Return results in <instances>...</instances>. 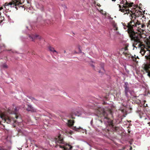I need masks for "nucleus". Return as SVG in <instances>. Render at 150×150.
<instances>
[{
	"label": "nucleus",
	"instance_id": "obj_1",
	"mask_svg": "<svg viewBox=\"0 0 150 150\" xmlns=\"http://www.w3.org/2000/svg\"><path fill=\"white\" fill-rule=\"evenodd\" d=\"M133 3L127 2L126 0H122V2L119 5V10L125 13H128L131 19V23L134 24L140 25L137 23L138 18L141 17L142 12L139 10H136L133 7Z\"/></svg>",
	"mask_w": 150,
	"mask_h": 150
},
{
	"label": "nucleus",
	"instance_id": "obj_2",
	"mask_svg": "<svg viewBox=\"0 0 150 150\" xmlns=\"http://www.w3.org/2000/svg\"><path fill=\"white\" fill-rule=\"evenodd\" d=\"M131 21L126 25L123 23V28L125 30H127L126 31H128V33L131 39L134 40V42L133 45L134 47L137 49V47L139 48H142L144 47V45L142 42V38L140 35L136 34L133 30V28L134 26H137V25L131 23Z\"/></svg>",
	"mask_w": 150,
	"mask_h": 150
},
{
	"label": "nucleus",
	"instance_id": "obj_3",
	"mask_svg": "<svg viewBox=\"0 0 150 150\" xmlns=\"http://www.w3.org/2000/svg\"><path fill=\"white\" fill-rule=\"evenodd\" d=\"M55 143L57 145L58 144H64L63 145H59V146L61 148H64V149H71L72 146L66 143L64 144L63 140L62 137L60 135H59L57 138L55 139Z\"/></svg>",
	"mask_w": 150,
	"mask_h": 150
},
{
	"label": "nucleus",
	"instance_id": "obj_4",
	"mask_svg": "<svg viewBox=\"0 0 150 150\" xmlns=\"http://www.w3.org/2000/svg\"><path fill=\"white\" fill-rule=\"evenodd\" d=\"M22 4L20 0H12L11 2L9 3H6L4 5V6L6 9H7L8 7L10 6L11 7H15L17 10V6L22 7V6H20Z\"/></svg>",
	"mask_w": 150,
	"mask_h": 150
},
{
	"label": "nucleus",
	"instance_id": "obj_5",
	"mask_svg": "<svg viewBox=\"0 0 150 150\" xmlns=\"http://www.w3.org/2000/svg\"><path fill=\"white\" fill-rule=\"evenodd\" d=\"M98 110L99 112L98 113L103 115V121L105 123H108L109 124H111V120L106 116V113L104 111V109L100 108L98 109Z\"/></svg>",
	"mask_w": 150,
	"mask_h": 150
},
{
	"label": "nucleus",
	"instance_id": "obj_6",
	"mask_svg": "<svg viewBox=\"0 0 150 150\" xmlns=\"http://www.w3.org/2000/svg\"><path fill=\"white\" fill-rule=\"evenodd\" d=\"M125 88V92L126 96L127 97V93L129 92L130 94H131V92L130 91L129 88V83L127 82H125L124 86Z\"/></svg>",
	"mask_w": 150,
	"mask_h": 150
},
{
	"label": "nucleus",
	"instance_id": "obj_7",
	"mask_svg": "<svg viewBox=\"0 0 150 150\" xmlns=\"http://www.w3.org/2000/svg\"><path fill=\"white\" fill-rule=\"evenodd\" d=\"M29 37L31 40L32 41H34V40L36 38H38L40 39H41L40 36L36 34L34 35L33 34H32L31 35H29Z\"/></svg>",
	"mask_w": 150,
	"mask_h": 150
},
{
	"label": "nucleus",
	"instance_id": "obj_8",
	"mask_svg": "<svg viewBox=\"0 0 150 150\" xmlns=\"http://www.w3.org/2000/svg\"><path fill=\"white\" fill-rule=\"evenodd\" d=\"M27 110L28 111H31L33 112L36 111V110H34L33 109V108L30 105H28Z\"/></svg>",
	"mask_w": 150,
	"mask_h": 150
},
{
	"label": "nucleus",
	"instance_id": "obj_9",
	"mask_svg": "<svg viewBox=\"0 0 150 150\" xmlns=\"http://www.w3.org/2000/svg\"><path fill=\"white\" fill-rule=\"evenodd\" d=\"M123 106L124 107V108L123 109L121 110V112L124 113L125 112H127V108L126 107V104H123Z\"/></svg>",
	"mask_w": 150,
	"mask_h": 150
},
{
	"label": "nucleus",
	"instance_id": "obj_10",
	"mask_svg": "<svg viewBox=\"0 0 150 150\" xmlns=\"http://www.w3.org/2000/svg\"><path fill=\"white\" fill-rule=\"evenodd\" d=\"M49 49L50 51L52 52L53 53L56 52L57 54L58 53V52L54 50L53 47H49Z\"/></svg>",
	"mask_w": 150,
	"mask_h": 150
},
{
	"label": "nucleus",
	"instance_id": "obj_11",
	"mask_svg": "<svg viewBox=\"0 0 150 150\" xmlns=\"http://www.w3.org/2000/svg\"><path fill=\"white\" fill-rule=\"evenodd\" d=\"M137 23H138V24H139L140 25H137V26H134V27H137L138 28L140 27L141 26V27L142 28H144V27H145V25L144 24H140L138 21H137Z\"/></svg>",
	"mask_w": 150,
	"mask_h": 150
},
{
	"label": "nucleus",
	"instance_id": "obj_12",
	"mask_svg": "<svg viewBox=\"0 0 150 150\" xmlns=\"http://www.w3.org/2000/svg\"><path fill=\"white\" fill-rule=\"evenodd\" d=\"M0 66L3 68H7V66L5 63H1Z\"/></svg>",
	"mask_w": 150,
	"mask_h": 150
},
{
	"label": "nucleus",
	"instance_id": "obj_13",
	"mask_svg": "<svg viewBox=\"0 0 150 150\" xmlns=\"http://www.w3.org/2000/svg\"><path fill=\"white\" fill-rule=\"evenodd\" d=\"M29 98L34 103H37L38 101L36 100L35 98H34L33 97H30Z\"/></svg>",
	"mask_w": 150,
	"mask_h": 150
},
{
	"label": "nucleus",
	"instance_id": "obj_14",
	"mask_svg": "<svg viewBox=\"0 0 150 150\" xmlns=\"http://www.w3.org/2000/svg\"><path fill=\"white\" fill-rule=\"evenodd\" d=\"M113 30H117L118 27H117V25L115 23H114L113 25Z\"/></svg>",
	"mask_w": 150,
	"mask_h": 150
},
{
	"label": "nucleus",
	"instance_id": "obj_15",
	"mask_svg": "<svg viewBox=\"0 0 150 150\" xmlns=\"http://www.w3.org/2000/svg\"><path fill=\"white\" fill-rule=\"evenodd\" d=\"M68 123H69V126H72L74 125V121L69 120L68 121Z\"/></svg>",
	"mask_w": 150,
	"mask_h": 150
},
{
	"label": "nucleus",
	"instance_id": "obj_16",
	"mask_svg": "<svg viewBox=\"0 0 150 150\" xmlns=\"http://www.w3.org/2000/svg\"><path fill=\"white\" fill-rule=\"evenodd\" d=\"M145 53V51L144 49H142L140 51V53L142 55H144Z\"/></svg>",
	"mask_w": 150,
	"mask_h": 150
},
{
	"label": "nucleus",
	"instance_id": "obj_17",
	"mask_svg": "<svg viewBox=\"0 0 150 150\" xmlns=\"http://www.w3.org/2000/svg\"><path fill=\"white\" fill-rule=\"evenodd\" d=\"M139 97V96L137 97L136 96H134L133 98L134 99L136 98V99L137 100H139V102H138V103H141V101L140 100H139V99L138 98Z\"/></svg>",
	"mask_w": 150,
	"mask_h": 150
},
{
	"label": "nucleus",
	"instance_id": "obj_18",
	"mask_svg": "<svg viewBox=\"0 0 150 150\" xmlns=\"http://www.w3.org/2000/svg\"><path fill=\"white\" fill-rule=\"evenodd\" d=\"M132 58L133 60L134 61L138 62V61H137L136 60L137 58H138V56H137L136 57H134L133 56H132Z\"/></svg>",
	"mask_w": 150,
	"mask_h": 150
},
{
	"label": "nucleus",
	"instance_id": "obj_19",
	"mask_svg": "<svg viewBox=\"0 0 150 150\" xmlns=\"http://www.w3.org/2000/svg\"><path fill=\"white\" fill-rule=\"evenodd\" d=\"M1 42V40L0 39V48H1V47H5L4 44L3 43Z\"/></svg>",
	"mask_w": 150,
	"mask_h": 150
},
{
	"label": "nucleus",
	"instance_id": "obj_20",
	"mask_svg": "<svg viewBox=\"0 0 150 150\" xmlns=\"http://www.w3.org/2000/svg\"><path fill=\"white\" fill-rule=\"evenodd\" d=\"M81 129V127H79V128H77L76 127H73V129L76 131H78V130L79 129Z\"/></svg>",
	"mask_w": 150,
	"mask_h": 150
},
{
	"label": "nucleus",
	"instance_id": "obj_21",
	"mask_svg": "<svg viewBox=\"0 0 150 150\" xmlns=\"http://www.w3.org/2000/svg\"><path fill=\"white\" fill-rule=\"evenodd\" d=\"M42 18V16H39L37 18V20L40 21V20Z\"/></svg>",
	"mask_w": 150,
	"mask_h": 150
},
{
	"label": "nucleus",
	"instance_id": "obj_22",
	"mask_svg": "<svg viewBox=\"0 0 150 150\" xmlns=\"http://www.w3.org/2000/svg\"><path fill=\"white\" fill-rule=\"evenodd\" d=\"M4 115H0V117L2 119H4Z\"/></svg>",
	"mask_w": 150,
	"mask_h": 150
},
{
	"label": "nucleus",
	"instance_id": "obj_23",
	"mask_svg": "<svg viewBox=\"0 0 150 150\" xmlns=\"http://www.w3.org/2000/svg\"><path fill=\"white\" fill-rule=\"evenodd\" d=\"M148 50L149 51V52H150V46H148Z\"/></svg>",
	"mask_w": 150,
	"mask_h": 150
},
{
	"label": "nucleus",
	"instance_id": "obj_24",
	"mask_svg": "<svg viewBox=\"0 0 150 150\" xmlns=\"http://www.w3.org/2000/svg\"><path fill=\"white\" fill-rule=\"evenodd\" d=\"M116 33L117 34V35H119V34H120V33H119V32H118V31H117V32H116Z\"/></svg>",
	"mask_w": 150,
	"mask_h": 150
},
{
	"label": "nucleus",
	"instance_id": "obj_25",
	"mask_svg": "<svg viewBox=\"0 0 150 150\" xmlns=\"http://www.w3.org/2000/svg\"><path fill=\"white\" fill-rule=\"evenodd\" d=\"M3 9V8L2 7H0V10H1L2 9Z\"/></svg>",
	"mask_w": 150,
	"mask_h": 150
},
{
	"label": "nucleus",
	"instance_id": "obj_26",
	"mask_svg": "<svg viewBox=\"0 0 150 150\" xmlns=\"http://www.w3.org/2000/svg\"><path fill=\"white\" fill-rule=\"evenodd\" d=\"M26 28L27 29H28V30H30L29 29H28V26H26Z\"/></svg>",
	"mask_w": 150,
	"mask_h": 150
},
{
	"label": "nucleus",
	"instance_id": "obj_27",
	"mask_svg": "<svg viewBox=\"0 0 150 150\" xmlns=\"http://www.w3.org/2000/svg\"><path fill=\"white\" fill-rule=\"evenodd\" d=\"M101 69H102V70H103V71H105V70H104V68H103V67H102L101 68Z\"/></svg>",
	"mask_w": 150,
	"mask_h": 150
},
{
	"label": "nucleus",
	"instance_id": "obj_28",
	"mask_svg": "<svg viewBox=\"0 0 150 150\" xmlns=\"http://www.w3.org/2000/svg\"><path fill=\"white\" fill-rule=\"evenodd\" d=\"M17 111V110H16V108H15V112H16Z\"/></svg>",
	"mask_w": 150,
	"mask_h": 150
},
{
	"label": "nucleus",
	"instance_id": "obj_29",
	"mask_svg": "<svg viewBox=\"0 0 150 150\" xmlns=\"http://www.w3.org/2000/svg\"><path fill=\"white\" fill-rule=\"evenodd\" d=\"M127 55H128V54H127L126 53L125 54V55L126 56H127Z\"/></svg>",
	"mask_w": 150,
	"mask_h": 150
},
{
	"label": "nucleus",
	"instance_id": "obj_30",
	"mask_svg": "<svg viewBox=\"0 0 150 150\" xmlns=\"http://www.w3.org/2000/svg\"><path fill=\"white\" fill-rule=\"evenodd\" d=\"M112 1H115V0H112Z\"/></svg>",
	"mask_w": 150,
	"mask_h": 150
},
{
	"label": "nucleus",
	"instance_id": "obj_31",
	"mask_svg": "<svg viewBox=\"0 0 150 150\" xmlns=\"http://www.w3.org/2000/svg\"><path fill=\"white\" fill-rule=\"evenodd\" d=\"M148 124H149V125H150V122L148 123Z\"/></svg>",
	"mask_w": 150,
	"mask_h": 150
},
{
	"label": "nucleus",
	"instance_id": "obj_32",
	"mask_svg": "<svg viewBox=\"0 0 150 150\" xmlns=\"http://www.w3.org/2000/svg\"><path fill=\"white\" fill-rule=\"evenodd\" d=\"M132 149V147H130V150H131Z\"/></svg>",
	"mask_w": 150,
	"mask_h": 150
},
{
	"label": "nucleus",
	"instance_id": "obj_33",
	"mask_svg": "<svg viewBox=\"0 0 150 150\" xmlns=\"http://www.w3.org/2000/svg\"><path fill=\"white\" fill-rule=\"evenodd\" d=\"M64 53H66V51H65V50H64Z\"/></svg>",
	"mask_w": 150,
	"mask_h": 150
},
{
	"label": "nucleus",
	"instance_id": "obj_34",
	"mask_svg": "<svg viewBox=\"0 0 150 150\" xmlns=\"http://www.w3.org/2000/svg\"><path fill=\"white\" fill-rule=\"evenodd\" d=\"M16 118L17 119V118H18V117H16Z\"/></svg>",
	"mask_w": 150,
	"mask_h": 150
},
{
	"label": "nucleus",
	"instance_id": "obj_35",
	"mask_svg": "<svg viewBox=\"0 0 150 150\" xmlns=\"http://www.w3.org/2000/svg\"><path fill=\"white\" fill-rule=\"evenodd\" d=\"M92 66L93 67H94V66L93 65H92Z\"/></svg>",
	"mask_w": 150,
	"mask_h": 150
},
{
	"label": "nucleus",
	"instance_id": "obj_36",
	"mask_svg": "<svg viewBox=\"0 0 150 150\" xmlns=\"http://www.w3.org/2000/svg\"><path fill=\"white\" fill-rule=\"evenodd\" d=\"M92 121H91V123H92Z\"/></svg>",
	"mask_w": 150,
	"mask_h": 150
},
{
	"label": "nucleus",
	"instance_id": "obj_37",
	"mask_svg": "<svg viewBox=\"0 0 150 150\" xmlns=\"http://www.w3.org/2000/svg\"><path fill=\"white\" fill-rule=\"evenodd\" d=\"M100 121H101V122H102V121H101V120H100Z\"/></svg>",
	"mask_w": 150,
	"mask_h": 150
},
{
	"label": "nucleus",
	"instance_id": "obj_38",
	"mask_svg": "<svg viewBox=\"0 0 150 150\" xmlns=\"http://www.w3.org/2000/svg\"><path fill=\"white\" fill-rule=\"evenodd\" d=\"M75 53H77V52H75Z\"/></svg>",
	"mask_w": 150,
	"mask_h": 150
},
{
	"label": "nucleus",
	"instance_id": "obj_39",
	"mask_svg": "<svg viewBox=\"0 0 150 150\" xmlns=\"http://www.w3.org/2000/svg\"><path fill=\"white\" fill-rule=\"evenodd\" d=\"M99 73H100V71H99Z\"/></svg>",
	"mask_w": 150,
	"mask_h": 150
},
{
	"label": "nucleus",
	"instance_id": "obj_40",
	"mask_svg": "<svg viewBox=\"0 0 150 150\" xmlns=\"http://www.w3.org/2000/svg\"><path fill=\"white\" fill-rule=\"evenodd\" d=\"M1 12H0V14H1Z\"/></svg>",
	"mask_w": 150,
	"mask_h": 150
},
{
	"label": "nucleus",
	"instance_id": "obj_41",
	"mask_svg": "<svg viewBox=\"0 0 150 150\" xmlns=\"http://www.w3.org/2000/svg\"><path fill=\"white\" fill-rule=\"evenodd\" d=\"M0 150H1V149H0Z\"/></svg>",
	"mask_w": 150,
	"mask_h": 150
}]
</instances>
